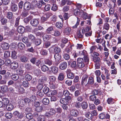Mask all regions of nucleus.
Listing matches in <instances>:
<instances>
[{
    "instance_id": "49530a36",
    "label": "nucleus",
    "mask_w": 121,
    "mask_h": 121,
    "mask_svg": "<svg viewBox=\"0 0 121 121\" xmlns=\"http://www.w3.org/2000/svg\"><path fill=\"white\" fill-rule=\"evenodd\" d=\"M45 64L50 66L52 64V61L48 59H46L44 61Z\"/></svg>"
},
{
    "instance_id": "473e14b6",
    "label": "nucleus",
    "mask_w": 121,
    "mask_h": 121,
    "mask_svg": "<svg viewBox=\"0 0 121 121\" xmlns=\"http://www.w3.org/2000/svg\"><path fill=\"white\" fill-rule=\"evenodd\" d=\"M42 102L44 104L47 105L49 103V100L48 98H45L43 99Z\"/></svg>"
},
{
    "instance_id": "69168bd1",
    "label": "nucleus",
    "mask_w": 121,
    "mask_h": 121,
    "mask_svg": "<svg viewBox=\"0 0 121 121\" xmlns=\"http://www.w3.org/2000/svg\"><path fill=\"white\" fill-rule=\"evenodd\" d=\"M48 112L50 114H51V115L52 116L53 115L55 114L56 112V111L53 108L51 109L50 111Z\"/></svg>"
},
{
    "instance_id": "13d9d810",
    "label": "nucleus",
    "mask_w": 121,
    "mask_h": 121,
    "mask_svg": "<svg viewBox=\"0 0 121 121\" xmlns=\"http://www.w3.org/2000/svg\"><path fill=\"white\" fill-rule=\"evenodd\" d=\"M47 16L45 15H43L41 18V20L42 22H44L48 19Z\"/></svg>"
},
{
    "instance_id": "f3484780",
    "label": "nucleus",
    "mask_w": 121,
    "mask_h": 121,
    "mask_svg": "<svg viewBox=\"0 0 121 121\" xmlns=\"http://www.w3.org/2000/svg\"><path fill=\"white\" fill-rule=\"evenodd\" d=\"M9 45L8 43L5 42H2L1 44V47L4 50H7L9 48Z\"/></svg>"
},
{
    "instance_id": "e2e57ef3",
    "label": "nucleus",
    "mask_w": 121,
    "mask_h": 121,
    "mask_svg": "<svg viewBox=\"0 0 121 121\" xmlns=\"http://www.w3.org/2000/svg\"><path fill=\"white\" fill-rule=\"evenodd\" d=\"M32 109L31 108L29 107H27L25 110V111L26 113L31 112L32 111Z\"/></svg>"
},
{
    "instance_id": "72a5a7b5",
    "label": "nucleus",
    "mask_w": 121,
    "mask_h": 121,
    "mask_svg": "<svg viewBox=\"0 0 121 121\" xmlns=\"http://www.w3.org/2000/svg\"><path fill=\"white\" fill-rule=\"evenodd\" d=\"M51 35H48L46 34H44L43 36V38L44 41H46L47 40H49L50 39L49 37H50Z\"/></svg>"
},
{
    "instance_id": "7ed1b4c3",
    "label": "nucleus",
    "mask_w": 121,
    "mask_h": 121,
    "mask_svg": "<svg viewBox=\"0 0 121 121\" xmlns=\"http://www.w3.org/2000/svg\"><path fill=\"white\" fill-rule=\"evenodd\" d=\"M88 78V76L86 75H84L82 78L81 84L82 86L85 87L88 86V82L87 83V80Z\"/></svg>"
},
{
    "instance_id": "ddd939ff",
    "label": "nucleus",
    "mask_w": 121,
    "mask_h": 121,
    "mask_svg": "<svg viewBox=\"0 0 121 121\" xmlns=\"http://www.w3.org/2000/svg\"><path fill=\"white\" fill-rule=\"evenodd\" d=\"M24 100L26 107H30L31 104V101L30 99L28 98H25Z\"/></svg>"
},
{
    "instance_id": "c03bdc74",
    "label": "nucleus",
    "mask_w": 121,
    "mask_h": 121,
    "mask_svg": "<svg viewBox=\"0 0 121 121\" xmlns=\"http://www.w3.org/2000/svg\"><path fill=\"white\" fill-rule=\"evenodd\" d=\"M18 47L19 49L22 50L24 48V45L22 43H20L18 44Z\"/></svg>"
},
{
    "instance_id": "aec40b11",
    "label": "nucleus",
    "mask_w": 121,
    "mask_h": 121,
    "mask_svg": "<svg viewBox=\"0 0 121 121\" xmlns=\"http://www.w3.org/2000/svg\"><path fill=\"white\" fill-rule=\"evenodd\" d=\"M110 27V25L109 23H107V22L104 23L103 27V29L107 31L109 30Z\"/></svg>"
},
{
    "instance_id": "a211bd4d",
    "label": "nucleus",
    "mask_w": 121,
    "mask_h": 121,
    "mask_svg": "<svg viewBox=\"0 0 121 121\" xmlns=\"http://www.w3.org/2000/svg\"><path fill=\"white\" fill-rule=\"evenodd\" d=\"M18 66V64L16 62H14L11 64V67L13 69H17Z\"/></svg>"
},
{
    "instance_id": "37998d69",
    "label": "nucleus",
    "mask_w": 121,
    "mask_h": 121,
    "mask_svg": "<svg viewBox=\"0 0 121 121\" xmlns=\"http://www.w3.org/2000/svg\"><path fill=\"white\" fill-rule=\"evenodd\" d=\"M63 95L66 97L70 96H69L70 94L69 92L67 90H65L63 92Z\"/></svg>"
},
{
    "instance_id": "2eb2a0df",
    "label": "nucleus",
    "mask_w": 121,
    "mask_h": 121,
    "mask_svg": "<svg viewBox=\"0 0 121 121\" xmlns=\"http://www.w3.org/2000/svg\"><path fill=\"white\" fill-rule=\"evenodd\" d=\"M54 31L53 27L52 26H50L47 29L46 31V32L47 34H50L52 35Z\"/></svg>"
},
{
    "instance_id": "c85d7f7f",
    "label": "nucleus",
    "mask_w": 121,
    "mask_h": 121,
    "mask_svg": "<svg viewBox=\"0 0 121 121\" xmlns=\"http://www.w3.org/2000/svg\"><path fill=\"white\" fill-rule=\"evenodd\" d=\"M13 108V106L11 104H10L9 105H7L6 108L7 110L8 111L12 110Z\"/></svg>"
},
{
    "instance_id": "4468645a",
    "label": "nucleus",
    "mask_w": 121,
    "mask_h": 121,
    "mask_svg": "<svg viewBox=\"0 0 121 121\" xmlns=\"http://www.w3.org/2000/svg\"><path fill=\"white\" fill-rule=\"evenodd\" d=\"M52 73L54 74L58 72V68L55 66H52L50 68Z\"/></svg>"
},
{
    "instance_id": "393cba45",
    "label": "nucleus",
    "mask_w": 121,
    "mask_h": 121,
    "mask_svg": "<svg viewBox=\"0 0 121 121\" xmlns=\"http://www.w3.org/2000/svg\"><path fill=\"white\" fill-rule=\"evenodd\" d=\"M65 77L64 74L62 73H60L58 78V80L60 81H62L64 79Z\"/></svg>"
},
{
    "instance_id": "5701e85b",
    "label": "nucleus",
    "mask_w": 121,
    "mask_h": 121,
    "mask_svg": "<svg viewBox=\"0 0 121 121\" xmlns=\"http://www.w3.org/2000/svg\"><path fill=\"white\" fill-rule=\"evenodd\" d=\"M57 93V91L56 90L50 91H49V93L48 94V96L50 97L52 95H56Z\"/></svg>"
},
{
    "instance_id": "cd10ccee",
    "label": "nucleus",
    "mask_w": 121,
    "mask_h": 121,
    "mask_svg": "<svg viewBox=\"0 0 121 121\" xmlns=\"http://www.w3.org/2000/svg\"><path fill=\"white\" fill-rule=\"evenodd\" d=\"M19 106L21 107H24L26 105L24 99L20 100L19 101Z\"/></svg>"
},
{
    "instance_id": "0e129e2a",
    "label": "nucleus",
    "mask_w": 121,
    "mask_h": 121,
    "mask_svg": "<svg viewBox=\"0 0 121 121\" xmlns=\"http://www.w3.org/2000/svg\"><path fill=\"white\" fill-rule=\"evenodd\" d=\"M51 8V6L49 4L46 5L44 7V9L46 11H48Z\"/></svg>"
},
{
    "instance_id": "79ce46f5",
    "label": "nucleus",
    "mask_w": 121,
    "mask_h": 121,
    "mask_svg": "<svg viewBox=\"0 0 121 121\" xmlns=\"http://www.w3.org/2000/svg\"><path fill=\"white\" fill-rule=\"evenodd\" d=\"M90 28L88 26H87L85 28H84L82 30V31L83 34L85 33V32H87L89 31Z\"/></svg>"
},
{
    "instance_id": "20e7f679",
    "label": "nucleus",
    "mask_w": 121,
    "mask_h": 121,
    "mask_svg": "<svg viewBox=\"0 0 121 121\" xmlns=\"http://www.w3.org/2000/svg\"><path fill=\"white\" fill-rule=\"evenodd\" d=\"M50 52L51 53L54 52L55 53H59L61 52L60 48L56 47L54 48H51L49 49Z\"/></svg>"
},
{
    "instance_id": "0eeeda50",
    "label": "nucleus",
    "mask_w": 121,
    "mask_h": 121,
    "mask_svg": "<svg viewBox=\"0 0 121 121\" xmlns=\"http://www.w3.org/2000/svg\"><path fill=\"white\" fill-rule=\"evenodd\" d=\"M67 67V64L65 61L61 62L59 65V68L61 70H64Z\"/></svg>"
},
{
    "instance_id": "a19ab883",
    "label": "nucleus",
    "mask_w": 121,
    "mask_h": 121,
    "mask_svg": "<svg viewBox=\"0 0 121 121\" xmlns=\"http://www.w3.org/2000/svg\"><path fill=\"white\" fill-rule=\"evenodd\" d=\"M89 98L90 101H94L96 99V97L95 95H91L89 97Z\"/></svg>"
},
{
    "instance_id": "4d7b16f0",
    "label": "nucleus",
    "mask_w": 121,
    "mask_h": 121,
    "mask_svg": "<svg viewBox=\"0 0 121 121\" xmlns=\"http://www.w3.org/2000/svg\"><path fill=\"white\" fill-rule=\"evenodd\" d=\"M26 118L29 120L32 119L33 118L32 114L30 113H29L26 114Z\"/></svg>"
},
{
    "instance_id": "f03ea898",
    "label": "nucleus",
    "mask_w": 121,
    "mask_h": 121,
    "mask_svg": "<svg viewBox=\"0 0 121 121\" xmlns=\"http://www.w3.org/2000/svg\"><path fill=\"white\" fill-rule=\"evenodd\" d=\"M71 97L70 96L66 97L65 98H61L60 100L61 104H68L71 101Z\"/></svg>"
},
{
    "instance_id": "b1692460",
    "label": "nucleus",
    "mask_w": 121,
    "mask_h": 121,
    "mask_svg": "<svg viewBox=\"0 0 121 121\" xmlns=\"http://www.w3.org/2000/svg\"><path fill=\"white\" fill-rule=\"evenodd\" d=\"M49 89L47 87L45 86L43 88V91L44 94H46L47 96H48V94H49Z\"/></svg>"
},
{
    "instance_id": "7c9ffc66",
    "label": "nucleus",
    "mask_w": 121,
    "mask_h": 121,
    "mask_svg": "<svg viewBox=\"0 0 121 121\" xmlns=\"http://www.w3.org/2000/svg\"><path fill=\"white\" fill-rule=\"evenodd\" d=\"M61 33V32L58 30H54L52 35L55 36H58L60 35Z\"/></svg>"
},
{
    "instance_id": "f704fd0d",
    "label": "nucleus",
    "mask_w": 121,
    "mask_h": 121,
    "mask_svg": "<svg viewBox=\"0 0 121 121\" xmlns=\"http://www.w3.org/2000/svg\"><path fill=\"white\" fill-rule=\"evenodd\" d=\"M29 39L31 40L32 42H34L36 39L35 37L32 35H30L28 36Z\"/></svg>"
},
{
    "instance_id": "680f3d73",
    "label": "nucleus",
    "mask_w": 121,
    "mask_h": 121,
    "mask_svg": "<svg viewBox=\"0 0 121 121\" xmlns=\"http://www.w3.org/2000/svg\"><path fill=\"white\" fill-rule=\"evenodd\" d=\"M5 117L6 118L8 119L11 118L13 116V115L11 113H8L5 114Z\"/></svg>"
},
{
    "instance_id": "c756f323",
    "label": "nucleus",
    "mask_w": 121,
    "mask_h": 121,
    "mask_svg": "<svg viewBox=\"0 0 121 121\" xmlns=\"http://www.w3.org/2000/svg\"><path fill=\"white\" fill-rule=\"evenodd\" d=\"M54 56L55 60L58 61L60 60L61 58V56L59 53H55Z\"/></svg>"
},
{
    "instance_id": "de8ad7c7",
    "label": "nucleus",
    "mask_w": 121,
    "mask_h": 121,
    "mask_svg": "<svg viewBox=\"0 0 121 121\" xmlns=\"http://www.w3.org/2000/svg\"><path fill=\"white\" fill-rule=\"evenodd\" d=\"M32 17L31 16H29L25 18L24 19V22L26 23L29 22L30 20L31 19Z\"/></svg>"
},
{
    "instance_id": "6e6d98bb",
    "label": "nucleus",
    "mask_w": 121,
    "mask_h": 121,
    "mask_svg": "<svg viewBox=\"0 0 121 121\" xmlns=\"http://www.w3.org/2000/svg\"><path fill=\"white\" fill-rule=\"evenodd\" d=\"M29 83L27 81H23L22 85L25 87H28L29 86Z\"/></svg>"
},
{
    "instance_id": "864d4df0",
    "label": "nucleus",
    "mask_w": 121,
    "mask_h": 121,
    "mask_svg": "<svg viewBox=\"0 0 121 121\" xmlns=\"http://www.w3.org/2000/svg\"><path fill=\"white\" fill-rule=\"evenodd\" d=\"M86 117L90 119H92L93 117L92 114L89 112L87 113L86 115Z\"/></svg>"
},
{
    "instance_id": "a878e982",
    "label": "nucleus",
    "mask_w": 121,
    "mask_h": 121,
    "mask_svg": "<svg viewBox=\"0 0 121 121\" xmlns=\"http://www.w3.org/2000/svg\"><path fill=\"white\" fill-rule=\"evenodd\" d=\"M3 103L4 105H7L8 104L9 101L8 98H4L2 99Z\"/></svg>"
},
{
    "instance_id": "603ef678",
    "label": "nucleus",
    "mask_w": 121,
    "mask_h": 121,
    "mask_svg": "<svg viewBox=\"0 0 121 121\" xmlns=\"http://www.w3.org/2000/svg\"><path fill=\"white\" fill-rule=\"evenodd\" d=\"M20 18V17H18L16 18L15 24V25L16 26H18L19 25Z\"/></svg>"
},
{
    "instance_id": "6e6552de",
    "label": "nucleus",
    "mask_w": 121,
    "mask_h": 121,
    "mask_svg": "<svg viewBox=\"0 0 121 121\" xmlns=\"http://www.w3.org/2000/svg\"><path fill=\"white\" fill-rule=\"evenodd\" d=\"M71 115L74 117H77L79 114L78 111L76 109H72L70 111Z\"/></svg>"
},
{
    "instance_id": "423d86ee",
    "label": "nucleus",
    "mask_w": 121,
    "mask_h": 121,
    "mask_svg": "<svg viewBox=\"0 0 121 121\" xmlns=\"http://www.w3.org/2000/svg\"><path fill=\"white\" fill-rule=\"evenodd\" d=\"M39 20L38 19H33L31 21L30 23L32 26L36 27L39 24Z\"/></svg>"
},
{
    "instance_id": "412c9836",
    "label": "nucleus",
    "mask_w": 121,
    "mask_h": 121,
    "mask_svg": "<svg viewBox=\"0 0 121 121\" xmlns=\"http://www.w3.org/2000/svg\"><path fill=\"white\" fill-rule=\"evenodd\" d=\"M17 30L19 33H22L25 31V28L22 26H19L18 27Z\"/></svg>"
},
{
    "instance_id": "5fc2aeb1",
    "label": "nucleus",
    "mask_w": 121,
    "mask_h": 121,
    "mask_svg": "<svg viewBox=\"0 0 121 121\" xmlns=\"http://www.w3.org/2000/svg\"><path fill=\"white\" fill-rule=\"evenodd\" d=\"M107 102L109 104H112L114 103V99L112 98H109L107 100Z\"/></svg>"
},
{
    "instance_id": "bb28decb",
    "label": "nucleus",
    "mask_w": 121,
    "mask_h": 121,
    "mask_svg": "<svg viewBox=\"0 0 121 121\" xmlns=\"http://www.w3.org/2000/svg\"><path fill=\"white\" fill-rule=\"evenodd\" d=\"M94 82V78L93 77H89L88 82V84H92Z\"/></svg>"
},
{
    "instance_id": "58836bf2",
    "label": "nucleus",
    "mask_w": 121,
    "mask_h": 121,
    "mask_svg": "<svg viewBox=\"0 0 121 121\" xmlns=\"http://www.w3.org/2000/svg\"><path fill=\"white\" fill-rule=\"evenodd\" d=\"M45 5V3L43 2V0H40L39 1V3L37 4V6L39 8L41 7L42 5Z\"/></svg>"
},
{
    "instance_id": "4be33fe9",
    "label": "nucleus",
    "mask_w": 121,
    "mask_h": 121,
    "mask_svg": "<svg viewBox=\"0 0 121 121\" xmlns=\"http://www.w3.org/2000/svg\"><path fill=\"white\" fill-rule=\"evenodd\" d=\"M37 119L38 121H45L46 118L44 115H40L37 118Z\"/></svg>"
},
{
    "instance_id": "f257e3e1",
    "label": "nucleus",
    "mask_w": 121,
    "mask_h": 121,
    "mask_svg": "<svg viewBox=\"0 0 121 121\" xmlns=\"http://www.w3.org/2000/svg\"><path fill=\"white\" fill-rule=\"evenodd\" d=\"M77 66L79 68H83L85 67V63L82 58H79L77 59Z\"/></svg>"
},
{
    "instance_id": "2f4dec72",
    "label": "nucleus",
    "mask_w": 121,
    "mask_h": 121,
    "mask_svg": "<svg viewBox=\"0 0 121 121\" xmlns=\"http://www.w3.org/2000/svg\"><path fill=\"white\" fill-rule=\"evenodd\" d=\"M81 106L83 109H86L88 107V104L86 102H84L81 103Z\"/></svg>"
},
{
    "instance_id": "1a4fd4ad",
    "label": "nucleus",
    "mask_w": 121,
    "mask_h": 121,
    "mask_svg": "<svg viewBox=\"0 0 121 121\" xmlns=\"http://www.w3.org/2000/svg\"><path fill=\"white\" fill-rule=\"evenodd\" d=\"M71 30V28L69 27H66L65 28L63 31L64 35L66 36L70 34Z\"/></svg>"
},
{
    "instance_id": "6ab92c4d",
    "label": "nucleus",
    "mask_w": 121,
    "mask_h": 121,
    "mask_svg": "<svg viewBox=\"0 0 121 121\" xmlns=\"http://www.w3.org/2000/svg\"><path fill=\"white\" fill-rule=\"evenodd\" d=\"M11 9L13 12H15L18 9L17 5L16 4L12 3L11 4Z\"/></svg>"
},
{
    "instance_id": "9b49d317",
    "label": "nucleus",
    "mask_w": 121,
    "mask_h": 121,
    "mask_svg": "<svg viewBox=\"0 0 121 121\" xmlns=\"http://www.w3.org/2000/svg\"><path fill=\"white\" fill-rule=\"evenodd\" d=\"M31 7L30 3L28 2H25L24 5V9L26 10H29Z\"/></svg>"
},
{
    "instance_id": "bf43d9fd",
    "label": "nucleus",
    "mask_w": 121,
    "mask_h": 121,
    "mask_svg": "<svg viewBox=\"0 0 121 121\" xmlns=\"http://www.w3.org/2000/svg\"><path fill=\"white\" fill-rule=\"evenodd\" d=\"M62 25L61 23L60 22H57L56 24V27L59 29H60L62 27Z\"/></svg>"
},
{
    "instance_id": "f8f14e48",
    "label": "nucleus",
    "mask_w": 121,
    "mask_h": 121,
    "mask_svg": "<svg viewBox=\"0 0 121 121\" xmlns=\"http://www.w3.org/2000/svg\"><path fill=\"white\" fill-rule=\"evenodd\" d=\"M56 1V0H51V2L53 3L51 9L54 11H56L58 9V7L56 4H55Z\"/></svg>"
},
{
    "instance_id": "774afa93",
    "label": "nucleus",
    "mask_w": 121,
    "mask_h": 121,
    "mask_svg": "<svg viewBox=\"0 0 121 121\" xmlns=\"http://www.w3.org/2000/svg\"><path fill=\"white\" fill-rule=\"evenodd\" d=\"M17 73L20 75H22L24 72V71L21 69H18L17 70Z\"/></svg>"
},
{
    "instance_id": "39448f33",
    "label": "nucleus",
    "mask_w": 121,
    "mask_h": 121,
    "mask_svg": "<svg viewBox=\"0 0 121 121\" xmlns=\"http://www.w3.org/2000/svg\"><path fill=\"white\" fill-rule=\"evenodd\" d=\"M91 55L92 56L93 58V61L95 62H98L99 61L100 58L98 57L99 55V53H93Z\"/></svg>"
},
{
    "instance_id": "8fccbe9b",
    "label": "nucleus",
    "mask_w": 121,
    "mask_h": 121,
    "mask_svg": "<svg viewBox=\"0 0 121 121\" xmlns=\"http://www.w3.org/2000/svg\"><path fill=\"white\" fill-rule=\"evenodd\" d=\"M8 89V87L5 85H4L1 87V90L4 92H6L7 91Z\"/></svg>"
},
{
    "instance_id": "c9c22d12",
    "label": "nucleus",
    "mask_w": 121,
    "mask_h": 121,
    "mask_svg": "<svg viewBox=\"0 0 121 121\" xmlns=\"http://www.w3.org/2000/svg\"><path fill=\"white\" fill-rule=\"evenodd\" d=\"M11 77L12 79L14 81L17 80L19 78L18 75L17 74H13Z\"/></svg>"
},
{
    "instance_id": "052dcab7",
    "label": "nucleus",
    "mask_w": 121,
    "mask_h": 121,
    "mask_svg": "<svg viewBox=\"0 0 121 121\" xmlns=\"http://www.w3.org/2000/svg\"><path fill=\"white\" fill-rule=\"evenodd\" d=\"M99 117L100 119L102 120L104 119L105 117V114L103 113H101L99 114Z\"/></svg>"
},
{
    "instance_id": "3c124183",
    "label": "nucleus",
    "mask_w": 121,
    "mask_h": 121,
    "mask_svg": "<svg viewBox=\"0 0 121 121\" xmlns=\"http://www.w3.org/2000/svg\"><path fill=\"white\" fill-rule=\"evenodd\" d=\"M28 15V11H24L22 13L21 16L24 17L27 16Z\"/></svg>"
},
{
    "instance_id": "338daca9",
    "label": "nucleus",
    "mask_w": 121,
    "mask_h": 121,
    "mask_svg": "<svg viewBox=\"0 0 121 121\" xmlns=\"http://www.w3.org/2000/svg\"><path fill=\"white\" fill-rule=\"evenodd\" d=\"M18 91L20 93H22L24 92L25 90L23 88L20 87H18Z\"/></svg>"
},
{
    "instance_id": "09e8293b",
    "label": "nucleus",
    "mask_w": 121,
    "mask_h": 121,
    "mask_svg": "<svg viewBox=\"0 0 121 121\" xmlns=\"http://www.w3.org/2000/svg\"><path fill=\"white\" fill-rule=\"evenodd\" d=\"M25 78L27 81H30L32 79V77L30 74H27L26 75Z\"/></svg>"
},
{
    "instance_id": "a18cd8bd",
    "label": "nucleus",
    "mask_w": 121,
    "mask_h": 121,
    "mask_svg": "<svg viewBox=\"0 0 121 121\" xmlns=\"http://www.w3.org/2000/svg\"><path fill=\"white\" fill-rule=\"evenodd\" d=\"M21 61L23 62H26L27 60V58L24 56H22L20 58Z\"/></svg>"
},
{
    "instance_id": "dca6fc26",
    "label": "nucleus",
    "mask_w": 121,
    "mask_h": 121,
    "mask_svg": "<svg viewBox=\"0 0 121 121\" xmlns=\"http://www.w3.org/2000/svg\"><path fill=\"white\" fill-rule=\"evenodd\" d=\"M47 80V78L44 76H43L41 77V78L39 80V83L43 84L46 82Z\"/></svg>"
},
{
    "instance_id": "9d476101",
    "label": "nucleus",
    "mask_w": 121,
    "mask_h": 121,
    "mask_svg": "<svg viewBox=\"0 0 121 121\" xmlns=\"http://www.w3.org/2000/svg\"><path fill=\"white\" fill-rule=\"evenodd\" d=\"M82 55H83L84 56V62L85 63L86 65L88 64L89 61V59L88 55L86 53H82Z\"/></svg>"
},
{
    "instance_id": "ea45409f",
    "label": "nucleus",
    "mask_w": 121,
    "mask_h": 121,
    "mask_svg": "<svg viewBox=\"0 0 121 121\" xmlns=\"http://www.w3.org/2000/svg\"><path fill=\"white\" fill-rule=\"evenodd\" d=\"M42 70L43 72H45L48 71L49 69L46 66L44 65L41 67Z\"/></svg>"
},
{
    "instance_id": "e433bc0d",
    "label": "nucleus",
    "mask_w": 121,
    "mask_h": 121,
    "mask_svg": "<svg viewBox=\"0 0 121 121\" xmlns=\"http://www.w3.org/2000/svg\"><path fill=\"white\" fill-rule=\"evenodd\" d=\"M42 42V40L40 39H38L35 40L34 42L36 45L38 46L41 44Z\"/></svg>"
},
{
    "instance_id": "4c0bfd02",
    "label": "nucleus",
    "mask_w": 121,
    "mask_h": 121,
    "mask_svg": "<svg viewBox=\"0 0 121 121\" xmlns=\"http://www.w3.org/2000/svg\"><path fill=\"white\" fill-rule=\"evenodd\" d=\"M74 76V74L73 73H68L67 74V77L69 78L72 79H73Z\"/></svg>"
}]
</instances>
